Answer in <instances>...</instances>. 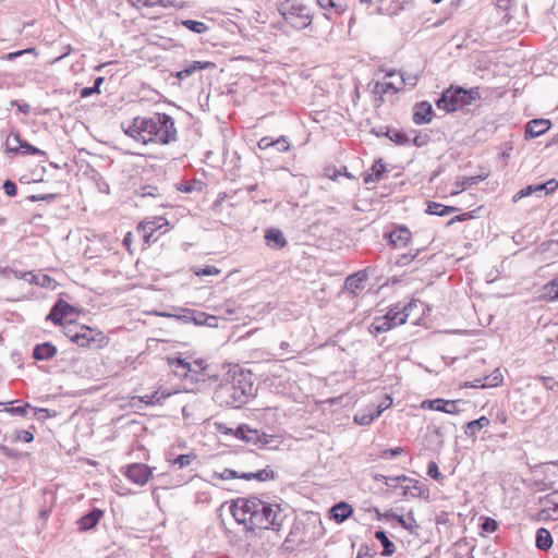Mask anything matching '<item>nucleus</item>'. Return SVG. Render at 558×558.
Returning a JSON list of instances; mask_svg holds the SVG:
<instances>
[{
	"instance_id": "44",
	"label": "nucleus",
	"mask_w": 558,
	"mask_h": 558,
	"mask_svg": "<svg viewBox=\"0 0 558 558\" xmlns=\"http://www.w3.org/2000/svg\"><path fill=\"white\" fill-rule=\"evenodd\" d=\"M241 473L231 470V469H225L221 472L214 471L211 477L213 478H219V480H230V478H240Z\"/></svg>"
},
{
	"instance_id": "53",
	"label": "nucleus",
	"mask_w": 558,
	"mask_h": 558,
	"mask_svg": "<svg viewBox=\"0 0 558 558\" xmlns=\"http://www.w3.org/2000/svg\"><path fill=\"white\" fill-rule=\"evenodd\" d=\"M218 274H220V269H218L216 266H206L195 270L196 276H214Z\"/></svg>"
},
{
	"instance_id": "27",
	"label": "nucleus",
	"mask_w": 558,
	"mask_h": 558,
	"mask_svg": "<svg viewBox=\"0 0 558 558\" xmlns=\"http://www.w3.org/2000/svg\"><path fill=\"white\" fill-rule=\"evenodd\" d=\"M429 408L435 411H440L449 414L457 413L459 411L458 409V401H449L444 399H435L433 401H429Z\"/></svg>"
},
{
	"instance_id": "35",
	"label": "nucleus",
	"mask_w": 558,
	"mask_h": 558,
	"mask_svg": "<svg viewBox=\"0 0 558 558\" xmlns=\"http://www.w3.org/2000/svg\"><path fill=\"white\" fill-rule=\"evenodd\" d=\"M457 211L456 207L452 206H445L442 204L436 203V202H429L426 213L429 215H436V216H446L448 214Z\"/></svg>"
},
{
	"instance_id": "2",
	"label": "nucleus",
	"mask_w": 558,
	"mask_h": 558,
	"mask_svg": "<svg viewBox=\"0 0 558 558\" xmlns=\"http://www.w3.org/2000/svg\"><path fill=\"white\" fill-rule=\"evenodd\" d=\"M254 396L252 373L234 366L216 388L214 400L220 405L239 409Z\"/></svg>"
},
{
	"instance_id": "36",
	"label": "nucleus",
	"mask_w": 558,
	"mask_h": 558,
	"mask_svg": "<svg viewBox=\"0 0 558 558\" xmlns=\"http://www.w3.org/2000/svg\"><path fill=\"white\" fill-rule=\"evenodd\" d=\"M375 538L378 539L384 547L383 556H391L396 551L393 543L387 537L384 531H376Z\"/></svg>"
},
{
	"instance_id": "7",
	"label": "nucleus",
	"mask_w": 558,
	"mask_h": 558,
	"mask_svg": "<svg viewBox=\"0 0 558 558\" xmlns=\"http://www.w3.org/2000/svg\"><path fill=\"white\" fill-rule=\"evenodd\" d=\"M7 146L9 151L21 153L22 155H36L45 156L46 153L28 142L22 140L19 133L10 134L7 138Z\"/></svg>"
},
{
	"instance_id": "10",
	"label": "nucleus",
	"mask_w": 558,
	"mask_h": 558,
	"mask_svg": "<svg viewBox=\"0 0 558 558\" xmlns=\"http://www.w3.org/2000/svg\"><path fill=\"white\" fill-rule=\"evenodd\" d=\"M317 4L325 11L327 19L333 15H341L349 8L348 0H316Z\"/></svg>"
},
{
	"instance_id": "26",
	"label": "nucleus",
	"mask_w": 558,
	"mask_h": 558,
	"mask_svg": "<svg viewBox=\"0 0 558 558\" xmlns=\"http://www.w3.org/2000/svg\"><path fill=\"white\" fill-rule=\"evenodd\" d=\"M352 507L343 501L335 505L330 509L331 518L338 523L347 520L352 514Z\"/></svg>"
},
{
	"instance_id": "43",
	"label": "nucleus",
	"mask_w": 558,
	"mask_h": 558,
	"mask_svg": "<svg viewBox=\"0 0 558 558\" xmlns=\"http://www.w3.org/2000/svg\"><path fill=\"white\" fill-rule=\"evenodd\" d=\"M182 25L196 34H204L208 31V26L199 21L184 20L182 21Z\"/></svg>"
},
{
	"instance_id": "12",
	"label": "nucleus",
	"mask_w": 558,
	"mask_h": 558,
	"mask_svg": "<svg viewBox=\"0 0 558 558\" xmlns=\"http://www.w3.org/2000/svg\"><path fill=\"white\" fill-rule=\"evenodd\" d=\"M235 436L247 442L262 444L263 446L268 444L266 434H259L258 430L251 429L246 425L239 426Z\"/></svg>"
},
{
	"instance_id": "19",
	"label": "nucleus",
	"mask_w": 558,
	"mask_h": 558,
	"mask_svg": "<svg viewBox=\"0 0 558 558\" xmlns=\"http://www.w3.org/2000/svg\"><path fill=\"white\" fill-rule=\"evenodd\" d=\"M168 225V221L163 217H155L150 221H145L140 225V230L143 231V238L145 242H149L150 238L153 236L154 232L163 226Z\"/></svg>"
},
{
	"instance_id": "45",
	"label": "nucleus",
	"mask_w": 558,
	"mask_h": 558,
	"mask_svg": "<svg viewBox=\"0 0 558 558\" xmlns=\"http://www.w3.org/2000/svg\"><path fill=\"white\" fill-rule=\"evenodd\" d=\"M484 380L486 381L487 387H496L502 381V375L500 371L497 368L490 375L485 376Z\"/></svg>"
},
{
	"instance_id": "55",
	"label": "nucleus",
	"mask_w": 558,
	"mask_h": 558,
	"mask_svg": "<svg viewBox=\"0 0 558 558\" xmlns=\"http://www.w3.org/2000/svg\"><path fill=\"white\" fill-rule=\"evenodd\" d=\"M3 190L5 194L10 197H13L17 193V186L16 184L11 180H5L3 183Z\"/></svg>"
},
{
	"instance_id": "18",
	"label": "nucleus",
	"mask_w": 558,
	"mask_h": 558,
	"mask_svg": "<svg viewBox=\"0 0 558 558\" xmlns=\"http://www.w3.org/2000/svg\"><path fill=\"white\" fill-rule=\"evenodd\" d=\"M412 306H413V303L411 302L407 306H403L402 308H398V307L390 308L385 316L395 328V327L400 326L407 322L408 316H409L408 311Z\"/></svg>"
},
{
	"instance_id": "42",
	"label": "nucleus",
	"mask_w": 558,
	"mask_h": 558,
	"mask_svg": "<svg viewBox=\"0 0 558 558\" xmlns=\"http://www.w3.org/2000/svg\"><path fill=\"white\" fill-rule=\"evenodd\" d=\"M365 277L361 275L360 272L349 276L345 279V287L348 290L355 292L356 290H360L363 288V281Z\"/></svg>"
},
{
	"instance_id": "46",
	"label": "nucleus",
	"mask_w": 558,
	"mask_h": 558,
	"mask_svg": "<svg viewBox=\"0 0 558 558\" xmlns=\"http://www.w3.org/2000/svg\"><path fill=\"white\" fill-rule=\"evenodd\" d=\"M196 458L194 453L180 454L173 460V465H179L180 469L185 468L192 463Z\"/></svg>"
},
{
	"instance_id": "13",
	"label": "nucleus",
	"mask_w": 558,
	"mask_h": 558,
	"mask_svg": "<svg viewBox=\"0 0 558 558\" xmlns=\"http://www.w3.org/2000/svg\"><path fill=\"white\" fill-rule=\"evenodd\" d=\"M257 146L263 150L275 147L279 153H286L290 149V143L284 135H281L278 138L264 136L258 141Z\"/></svg>"
},
{
	"instance_id": "51",
	"label": "nucleus",
	"mask_w": 558,
	"mask_h": 558,
	"mask_svg": "<svg viewBox=\"0 0 558 558\" xmlns=\"http://www.w3.org/2000/svg\"><path fill=\"white\" fill-rule=\"evenodd\" d=\"M143 4L147 8H153L159 5L161 8L173 7V2L171 0H144Z\"/></svg>"
},
{
	"instance_id": "48",
	"label": "nucleus",
	"mask_w": 558,
	"mask_h": 558,
	"mask_svg": "<svg viewBox=\"0 0 558 558\" xmlns=\"http://www.w3.org/2000/svg\"><path fill=\"white\" fill-rule=\"evenodd\" d=\"M168 396L169 395L166 393L160 395L158 391H156L151 395L144 396L142 399L148 404H160L161 401L165 400Z\"/></svg>"
},
{
	"instance_id": "11",
	"label": "nucleus",
	"mask_w": 558,
	"mask_h": 558,
	"mask_svg": "<svg viewBox=\"0 0 558 558\" xmlns=\"http://www.w3.org/2000/svg\"><path fill=\"white\" fill-rule=\"evenodd\" d=\"M452 93L454 95V100L457 101V110H460L465 106L471 105L475 99L480 98V93L477 88H471L466 90L463 89L462 87H452Z\"/></svg>"
},
{
	"instance_id": "17",
	"label": "nucleus",
	"mask_w": 558,
	"mask_h": 558,
	"mask_svg": "<svg viewBox=\"0 0 558 558\" xmlns=\"http://www.w3.org/2000/svg\"><path fill=\"white\" fill-rule=\"evenodd\" d=\"M104 515V511L94 508L85 515L81 517L77 521V525L80 531H88L97 525L101 517Z\"/></svg>"
},
{
	"instance_id": "22",
	"label": "nucleus",
	"mask_w": 558,
	"mask_h": 558,
	"mask_svg": "<svg viewBox=\"0 0 558 558\" xmlns=\"http://www.w3.org/2000/svg\"><path fill=\"white\" fill-rule=\"evenodd\" d=\"M266 244L271 248H282L287 245V240L279 229H268L265 232Z\"/></svg>"
},
{
	"instance_id": "6",
	"label": "nucleus",
	"mask_w": 558,
	"mask_h": 558,
	"mask_svg": "<svg viewBox=\"0 0 558 558\" xmlns=\"http://www.w3.org/2000/svg\"><path fill=\"white\" fill-rule=\"evenodd\" d=\"M254 497L238 498L230 506V511L239 524H243L246 531H253Z\"/></svg>"
},
{
	"instance_id": "49",
	"label": "nucleus",
	"mask_w": 558,
	"mask_h": 558,
	"mask_svg": "<svg viewBox=\"0 0 558 558\" xmlns=\"http://www.w3.org/2000/svg\"><path fill=\"white\" fill-rule=\"evenodd\" d=\"M427 475L437 482H441L444 480V475L439 472L438 465L435 461H430L428 463Z\"/></svg>"
},
{
	"instance_id": "58",
	"label": "nucleus",
	"mask_w": 558,
	"mask_h": 558,
	"mask_svg": "<svg viewBox=\"0 0 558 558\" xmlns=\"http://www.w3.org/2000/svg\"><path fill=\"white\" fill-rule=\"evenodd\" d=\"M28 408H29V404H25V405H21V407L7 408L5 411H8L14 415L24 416V415H26Z\"/></svg>"
},
{
	"instance_id": "28",
	"label": "nucleus",
	"mask_w": 558,
	"mask_h": 558,
	"mask_svg": "<svg viewBox=\"0 0 558 558\" xmlns=\"http://www.w3.org/2000/svg\"><path fill=\"white\" fill-rule=\"evenodd\" d=\"M389 239L395 246H405L411 239V232L408 228L400 227L389 234Z\"/></svg>"
},
{
	"instance_id": "32",
	"label": "nucleus",
	"mask_w": 558,
	"mask_h": 558,
	"mask_svg": "<svg viewBox=\"0 0 558 558\" xmlns=\"http://www.w3.org/2000/svg\"><path fill=\"white\" fill-rule=\"evenodd\" d=\"M489 425V418L481 416L477 420L471 421L466 424L464 433L468 437H475L476 434L484 427Z\"/></svg>"
},
{
	"instance_id": "15",
	"label": "nucleus",
	"mask_w": 558,
	"mask_h": 558,
	"mask_svg": "<svg viewBox=\"0 0 558 558\" xmlns=\"http://www.w3.org/2000/svg\"><path fill=\"white\" fill-rule=\"evenodd\" d=\"M433 107L427 101H422L414 107L413 122L417 125L429 123L433 119Z\"/></svg>"
},
{
	"instance_id": "16",
	"label": "nucleus",
	"mask_w": 558,
	"mask_h": 558,
	"mask_svg": "<svg viewBox=\"0 0 558 558\" xmlns=\"http://www.w3.org/2000/svg\"><path fill=\"white\" fill-rule=\"evenodd\" d=\"M550 128V121L546 119H534L525 125V137L535 138L544 134Z\"/></svg>"
},
{
	"instance_id": "9",
	"label": "nucleus",
	"mask_w": 558,
	"mask_h": 558,
	"mask_svg": "<svg viewBox=\"0 0 558 558\" xmlns=\"http://www.w3.org/2000/svg\"><path fill=\"white\" fill-rule=\"evenodd\" d=\"M150 475V468L143 463H133L129 465L126 470V477L131 482L141 486L145 485L148 482Z\"/></svg>"
},
{
	"instance_id": "63",
	"label": "nucleus",
	"mask_w": 558,
	"mask_h": 558,
	"mask_svg": "<svg viewBox=\"0 0 558 558\" xmlns=\"http://www.w3.org/2000/svg\"><path fill=\"white\" fill-rule=\"evenodd\" d=\"M206 317H208V315L203 312L193 314V320L195 325H204L206 323Z\"/></svg>"
},
{
	"instance_id": "20",
	"label": "nucleus",
	"mask_w": 558,
	"mask_h": 558,
	"mask_svg": "<svg viewBox=\"0 0 558 558\" xmlns=\"http://www.w3.org/2000/svg\"><path fill=\"white\" fill-rule=\"evenodd\" d=\"M167 361L177 376L181 378H187L190 376V361L180 356L167 357Z\"/></svg>"
},
{
	"instance_id": "61",
	"label": "nucleus",
	"mask_w": 558,
	"mask_h": 558,
	"mask_svg": "<svg viewBox=\"0 0 558 558\" xmlns=\"http://www.w3.org/2000/svg\"><path fill=\"white\" fill-rule=\"evenodd\" d=\"M11 106H16L19 111L28 114L31 111V106L27 102H19L17 100H12Z\"/></svg>"
},
{
	"instance_id": "33",
	"label": "nucleus",
	"mask_w": 558,
	"mask_h": 558,
	"mask_svg": "<svg viewBox=\"0 0 558 558\" xmlns=\"http://www.w3.org/2000/svg\"><path fill=\"white\" fill-rule=\"evenodd\" d=\"M386 168L381 160L375 161L372 166V173H368L364 178V183L378 182L383 179Z\"/></svg>"
},
{
	"instance_id": "30",
	"label": "nucleus",
	"mask_w": 558,
	"mask_h": 558,
	"mask_svg": "<svg viewBox=\"0 0 558 558\" xmlns=\"http://www.w3.org/2000/svg\"><path fill=\"white\" fill-rule=\"evenodd\" d=\"M240 478H243V480H246V481H251V480H256V481H259V482H264V481H267V480H274L275 478V472L269 469V466L263 469V470H258L257 472H244V473H241L240 475Z\"/></svg>"
},
{
	"instance_id": "52",
	"label": "nucleus",
	"mask_w": 558,
	"mask_h": 558,
	"mask_svg": "<svg viewBox=\"0 0 558 558\" xmlns=\"http://www.w3.org/2000/svg\"><path fill=\"white\" fill-rule=\"evenodd\" d=\"M137 194L140 196H142V197H146V196L156 197L158 195V189L156 186H153V185H145V186H142L137 191Z\"/></svg>"
},
{
	"instance_id": "37",
	"label": "nucleus",
	"mask_w": 558,
	"mask_h": 558,
	"mask_svg": "<svg viewBox=\"0 0 558 558\" xmlns=\"http://www.w3.org/2000/svg\"><path fill=\"white\" fill-rule=\"evenodd\" d=\"M31 279L33 280L32 284H36L47 289H54L57 284L56 281L46 274L34 272V276H31Z\"/></svg>"
},
{
	"instance_id": "31",
	"label": "nucleus",
	"mask_w": 558,
	"mask_h": 558,
	"mask_svg": "<svg viewBox=\"0 0 558 558\" xmlns=\"http://www.w3.org/2000/svg\"><path fill=\"white\" fill-rule=\"evenodd\" d=\"M377 416H375L374 404L368 405L366 409L359 411L354 415V423L357 425H369Z\"/></svg>"
},
{
	"instance_id": "14",
	"label": "nucleus",
	"mask_w": 558,
	"mask_h": 558,
	"mask_svg": "<svg viewBox=\"0 0 558 558\" xmlns=\"http://www.w3.org/2000/svg\"><path fill=\"white\" fill-rule=\"evenodd\" d=\"M73 306H71L68 302L60 299L56 302V304L50 310L47 319L53 322L54 324H61L62 319L66 317L72 311Z\"/></svg>"
},
{
	"instance_id": "41",
	"label": "nucleus",
	"mask_w": 558,
	"mask_h": 558,
	"mask_svg": "<svg viewBox=\"0 0 558 558\" xmlns=\"http://www.w3.org/2000/svg\"><path fill=\"white\" fill-rule=\"evenodd\" d=\"M385 136L398 145H405L410 142L408 135L399 130L386 129Z\"/></svg>"
},
{
	"instance_id": "3",
	"label": "nucleus",
	"mask_w": 558,
	"mask_h": 558,
	"mask_svg": "<svg viewBox=\"0 0 558 558\" xmlns=\"http://www.w3.org/2000/svg\"><path fill=\"white\" fill-rule=\"evenodd\" d=\"M253 531L265 529L280 531L287 518L279 504H270L254 497Z\"/></svg>"
},
{
	"instance_id": "57",
	"label": "nucleus",
	"mask_w": 558,
	"mask_h": 558,
	"mask_svg": "<svg viewBox=\"0 0 558 558\" xmlns=\"http://www.w3.org/2000/svg\"><path fill=\"white\" fill-rule=\"evenodd\" d=\"M429 142V136L427 134H417L414 136L412 143L416 147H423Z\"/></svg>"
},
{
	"instance_id": "38",
	"label": "nucleus",
	"mask_w": 558,
	"mask_h": 558,
	"mask_svg": "<svg viewBox=\"0 0 558 558\" xmlns=\"http://www.w3.org/2000/svg\"><path fill=\"white\" fill-rule=\"evenodd\" d=\"M485 177L482 175H472V177H463L461 181L456 182L457 190L452 192V194H457L463 191L468 186H472L477 184L480 181L484 180Z\"/></svg>"
},
{
	"instance_id": "1",
	"label": "nucleus",
	"mask_w": 558,
	"mask_h": 558,
	"mask_svg": "<svg viewBox=\"0 0 558 558\" xmlns=\"http://www.w3.org/2000/svg\"><path fill=\"white\" fill-rule=\"evenodd\" d=\"M123 130L126 135L143 144L167 145L178 138L174 120L167 113L156 112L150 117H136Z\"/></svg>"
},
{
	"instance_id": "29",
	"label": "nucleus",
	"mask_w": 558,
	"mask_h": 558,
	"mask_svg": "<svg viewBox=\"0 0 558 558\" xmlns=\"http://www.w3.org/2000/svg\"><path fill=\"white\" fill-rule=\"evenodd\" d=\"M535 546L539 550H544V551H546V550L551 548V546H553V537H551L550 532L547 529L539 527L536 531Z\"/></svg>"
},
{
	"instance_id": "25",
	"label": "nucleus",
	"mask_w": 558,
	"mask_h": 558,
	"mask_svg": "<svg viewBox=\"0 0 558 558\" xmlns=\"http://www.w3.org/2000/svg\"><path fill=\"white\" fill-rule=\"evenodd\" d=\"M385 518L396 520L403 529L410 531L411 533H414V530L417 527L412 512H409L407 518L395 512H387L385 513Z\"/></svg>"
},
{
	"instance_id": "54",
	"label": "nucleus",
	"mask_w": 558,
	"mask_h": 558,
	"mask_svg": "<svg viewBox=\"0 0 558 558\" xmlns=\"http://www.w3.org/2000/svg\"><path fill=\"white\" fill-rule=\"evenodd\" d=\"M497 521L492 518H485L484 522L482 523V530L487 533L495 532L497 530Z\"/></svg>"
},
{
	"instance_id": "40",
	"label": "nucleus",
	"mask_w": 558,
	"mask_h": 558,
	"mask_svg": "<svg viewBox=\"0 0 558 558\" xmlns=\"http://www.w3.org/2000/svg\"><path fill=\"white\" fill-rule=\"evenodd\" d=\"M410 486L412 489V492H411L412 497H421L424 499L429 498V489L425 485H423L420 481L413 478Z\"/></svg>"
},
{
	"instance_id": "56",
	"label": "nucleus",
	"mask_w": 558,
	"mask_h": 558,
	"mask_svg": "<svg viewBox=\"0 0 558 558\" xmlns=\"http://www.w3.org/2000/svg\"><path fill=\"white\" fill-rule=\"evenodd\" d=\"M392 404V400L390 397H386L385 401H383L380 404L378 405H374V410H375V416H380V414L386 410L388 409L390 405Z\"/></svg>"
},
{
	"instance_id": "62",
	"label": "nucleus",
	"mask_w": 558,
	"mask_h": 558,
	"mask_svg": "<svg viewBox=\"0 0 558 558\" xmlns=\"http://www.w3.org/2000/svg\"><path fill=\"white\" fill-rule=\"evenodd\" d=\"M57 197L56 194H44V195H31L28 199L31 202H39V201H52Z\"/></svg>"
},
{
	"instance_id": "47",
	"label": "nucleus",
	"mask_w": 558,
	"mask_h": 558,
	"mask_svg": "<svg viewBox=\"0 0 558 558\" xmlns=\"http://www.w3.org/2000/svg\"><path fill=\"white\" fill-rule=\"evenodd\" d=\"M546 295L550 300L558 299V277L551 280L548 284L545 286Z\"/></svg>"
},
{
	"instance_id": "60",
	"label": "nucleus",
	"mask_w": 558,
	"mask_h": 558,
	"mask_svg": "<svg viewBox=\"0 0 558 558\" xmlns=\"http://www.w3.org/2000/svg\"><path fill=\"white\" fill-rule=\"evenodd\" d=\"M403 451H404L403 448L395 447L391 449L384 450L381 457L383 458H393V457L401 454Z\"/></svg>"
},
{
	"instance_id": "59",
	"label": "nucleus",
	"mask_w": 558,
	"mask_h": 558,
	"mask_svg": "<svg viewBox=\"0 0 558 558\" xmlns=\"http://www.w3.org/2000/svg\"><path fill=\"white\" fill-rule=\"evenodd\" d=\"M541 380L543 385L549 390H554L558 387V380H556L554 377L543 376L541 377Z\"/></svg>"
},
{
	"instance_id": "50",
	"label": "nucleus",
	"mask_w": 558,
	"mask_h": 558,
	"mask_svg": "<svg viewBox=\"0 0 558 558\" xmlns=\"http://www.w3.org/2000/svg\"><path fill=\"white\" fill-rule=\"evenodd\" d=\"M190 368H191L190 374L197 375L207 368V364L204 360L198 359V360H194L193 362H190Z\"/></svg>"
},
{
	"instance_id": "24",
	"label": "nucleus",
	"mask_w": 558,
	"mask_h": 558,
	"mask_svg": "<svg viewBox=\"0 0 558 558\" xmlns=\"http://www.w3.org/2000/svg\"><path fill=\"white\" fill-rule=\"evenodd\" d=\"M456 104L452 87L445 90L441 97L436 101L437 108L446 112L457 111Z\"/></svg>"
},
{
	"instance_id": "5",
	"label": "nucleus",
	"mask_w": 558,
	"mask_h": 558,
	"mask_svg": "<svg viewBox=\"0 0 558 558\" xmlns=\"http://www.w3.org/2000/svg\"><path fill=\"white\" fill-rule=\"evenodd\" d=\"M284 21L296 29H304L312 24L310 10L303 4L287 1L280 8Z\"/></svg>"
},
{
	"instance_id": "21",
	"label": "nucleus",
	"mask_w": 558,
	"mask_h": 558,
	"mask_svg": "<svg viewBox=\"0 0 558 558\" xmlns=\"http://www.w3.org/2000/svg\"><path fill=\"white\" fill-rule=\"evenodd\" d=\"M210 68H215V63L210 61H193L183 70L178 71L175 73V77L179 80H184L194 74L197 70H206Z\"/></svg>"
},
{
	"instance_id": "39",
	"label": "nucleus",
	"mask_w": 558,
	"mask_h": 558,
	"mask_svg": "<svg viewBox=\"0 0 558 558\" xmlns=\"http://www.w3.org/2000/svg\"><path fill=\"white\" fill-rule=\"evenodd\" d=\"M544 189H547L546 184L529 185V186L520 190L519 192H517L513 195V202L515 203V202H518L519 199H521L523 197L532 195L533 193L542 192V191H544Z\"/></svg>"
},
{
	"instance_id": "34",
	"label": "nucleus",
	"mask_w": 558,
	"mask_h": 558,
	"mask_svg": "<svg viewBox=\"0 0 558 558\" xmlns=\"http://www.w3.org/2000/svg\"><path fill=\"white\" fill-rule=\"evenodd\" d=\"M393 326L391 323L386 318V316L375 317L373 323L369 326V331L372 333H383L390 329H392Z\"/></svg>"
},
{
	"instance_id": "64",
	"label": "nucleus",
	"mask_w": 558,
	"mask_h": 558,
	"mask_svg": "<svg viewBox=\"0 0 558 558\" xmlns=\"http://www.w3.org/2000/svg\"><path fill=\"white\" fill-rule=\"evenodd\" d=\"M356 558H372L368 546L362 545L359 549Z\"/></svg>"
},
{
	"instance_id": "8",
	"label": "nucleus",
	"mask_w": 558,
	"mask_h": 558,
	"mask_svg": "<svg viewBox=\"0 0 558 558\" xmlns=\"http://www.w3.org/2000/svg\"><path fill=\"white\" fill-rule=\"evenodd\" d=\"M386 78H393L390 82H384L379 83L377 82L375 85V88L378 93L386 94L389 90H392L393 93L399 92L407 85V80L404 73L396 72V71H388L386 73Z\"/></svg>"
},
{
	"instance_id": "4",
	"label": "nucleus",
	"mask_w": 558,
	"mask_h": 558,
	"mask_svg": "<svg viewBox=\"0 0 558 558\" xmlns=\"http://www.w3.org/2000/svg\"><path fill=\"white\" fill-rule=\"evenodd\" d=\"M65 336L82 348L102 349L109 343V338L102 331L85 325L66 327Z\"/></svg>"
},
{
	"instance_id": "23",
	"label": "nucleus",
	"mask_w": 558,
	"mask_h": 558,
	"mask_svg": "<svg viewBox=\"0 0 558 558\" xmlns=\"http://www.w3.org/2000/svg\"><path fill=\"white\" fill-rule=\"evenodd\" d=\"M57 348L50 342L37 344L34 348L33 356L38 361L52 359L57 354Z\"/></svg>"
}]
</instances>
